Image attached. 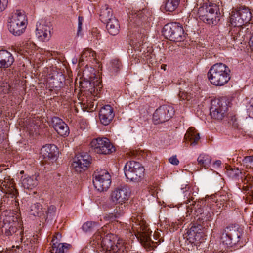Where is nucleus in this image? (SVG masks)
Masks as SVG:
<instances>
[{"instance_id": "f03ea898", "label": "nucleus", "mask_w": 253, "mask_h": 253, "mask_svg": "<svg viewBox=\"0 0 253 253\" xmlns=\"http://www.w3.org/2000/svg\"><path fill=\"white\" fill-rule=\"evenodd\" d=\"M103 253H127L129 246L122 239H117L114 234H109L104 236L101 242Z\"/></svg>"}, {"instance_id": "412c9836", "label": "nucleus", "mask_w": 253, "mask_h": 253, "mask_svg": "<svg viewBox=\"0 0 253 253\" xmlns=\"http://www.w3.org/2000/svg\"><path fill=\"white\" fill-rule=\"evenodd\" d=\"M14 61L12 54L6 50H0V68H7Z\"/></svg>"}, {"instance_id": "473e14b6", "label": "nucleus", "mask_w": 253, "mask_h": 253, "mask_svg": "<svg viewBox=\"0 0 253 253\" xmlns=\"http://www.w3.org/2000/svg\"><path fill=\"white\" fill-rule=\"evenodd\" d=\"M144 12L143 10L132 11L131 14L129 16V20L130 22L135 23L136 25H139L142 18L144 17Z\"/></svg>"}, {"instance_id": "5fc2aeb1", "label": "nucleus", "mask_w": 253, "mask_h": 253, "mask_svg": "<svg viewBox=\"0 0 253 253\" xmlns=\"http://www.w3.org/2000/svg\"><path fill=\"white\" fill-rule=\"evenodd\" d=\"M229 195L227 193L224 195H222L220 196V201L223 202V204L224 205V203H226L228 201H229Z\"/></svg>"}, {"instance_id": "bf43d9fd", "label": "nucleus", "mask_w": 253, "mask_h": 253, "mask_svg": "<svg viewBox=\"0 0 253 253\" xmlns=\"http://www.w3.org/2000/svg\"><path fill=\"white\" fill-rule=\"evenodd\" d=\"M5 111L4 106L3 104L0 103V117Z\"/></svg>"}, {"instance_id": "a18cd8bd", "label": "nucleus", "mask_w": 253, "mask_h": 253, "mask_svg": "<svg viewBox=\"0 0 253 253\" xmlns=\"http://www.w3.org/2000/svg\"><path fill=\"white\" fill-rule=\"evenodd\" d=\"M243 162L247 168L253 169V156L245 157L243 159Z\"/></svg>"}, {"instance_id": "864d4df0", "label": "nucleus", "mask_w": 253, "mask_h": 253, "mask_svg": "<svg viewBox=\"0 0 253 253\" xmlns=\"http://www.w3.org/2000/svg\"><path fill=\"white\" fill-rule=\"evenodd\" d=\"M8 3V0H0V12L5 9Z\"/></svg>"}, {"instance_id": "2f4dec72", "label": "nucleus", "mask_w": 253, "mask_h": 253, "mask_svg": "<svg viewBox=\"0 0 253 253\" xmlns=\"http://www.w3.org/2000/svg\"><path fill=\"white\" fill-rule=\"evenodd\" d=\"M47 84L50 90L51 91L54 90L58 91L63 85V83L60 81V79H58V76L56 77L52 76L48 80Z\"/></svg>"}, {"instance_id": "f8f14e48", "label": "nucleus", "mask_w": 253, "mask_h": 253, "mask_svg": "<svg viewBox=\"0 0 253 253\" xmlns=\"http://www.w3.org/2000/svg\"><path fill=\"white\" fill-rule=\"evenodd\" d=\"M227 110V102L225 98L215 99L211 101L210 114L212 118L222 120L225 116Z\"/></svg>"}, {"instance_id": "9d476101", "label": "nucleus", "mask_w": 253, "mask_h": 253, "mask_svg": "<svg viewBox=\"0 0 253 253\" xmlns=\"http://www.w3.org/2000/svg\"><path fill=\"white\" fill-rule=\"evenodd\" d=\"M241 233L238 225H229L226 227L221 236L223 245L231 247L239 242Z\"/></svg>"}, {"instance_id": "e2e57ef3", "label": "nucleus", "mask_w": 253, "mask_h": 253, "mask_svg": "<svg viewBox=\"0 0 253 253\" xmlns=\"http://www.w3.org/2000/svg\"><path fill=\"white\" fill-rule=\"evenodd\" d=\"M185 192H188L189 194V192L188 191H187V190H185Z\"/></svg>"}, {"instance_id": "de8ad7c7", "label": "nucleus", "mask_w": 253, "mask_h": 253, "mask_svg": "<svg viewBox=\"0 0 253 253\" xmlns=\"http://www.w3.org/2000/svg\"><path fill=\"white\" fill-rule=\"evenodd\" d=\"M84 105L83 108L87 112H92L96 109V107L94 106V103L91 101L87 100L86 104L84 103Z\"/></svg>"}, {"instance_id": "4d7b16f0", "label": "nucleus", "mask_w": 253, "mask_h": 253, "mask_svg": "<svg viewBox=\"0 0 253 253\" xmlns=\"http://www.w3.org/2000/svg\"><path fill=\"white\" fill-rule=\"evenodd\" d=\"M230 172H231V174H232V176H238V174L240 173V174H241V172H240L239 170L237 169H232L231 170H230Z\"/></svg>"}, {"instance_id": "c9c22d12", "label": "nucleus", "mask_w": 253, "mask_h": 253, "mask_svg": "<svg viewBox=\"0 0 253 253\" xmlns=\"http://www.w3.org/2000/svg\"><path fill=\"white\" fill-rule=\"evenodd\" d=\"M30 214L36 216L41 217L43 215V211L42 205L39 203H35L31 206Z\"/></svg>"}, {"instance_id": "9b49d317", "label": "nucleus", "mask_w": 253, "mask_h": 253, "mask_svg": "<svg viewBox=\"0 0 253 253\" xmlns=\"http://www.w3.org/2000/svg\"><path fill=\"white\" fill-rule=\"evenodd\" d=\"M130 194V190L127 185H121L111 191L109 199L114 205H123L128 201Z\"/></svg>"}, {"instance_id": "e433bc0d", "label": "nucleus", "mask_w": 253, "mask_h": 253, "mask_svg": "<svg viewBox=\"0 0 253 253\" xmlns=\"http://www.w3.org/2000/svg\"><path fill=\"white\" fill-rule=\"evenodd\" d=\"M180 0H167L165 4L166 11H174L179 4Z\"/></svg>"}, {"instance_id": "dca6fc26", "label": "nucleus", "mask_w": 253, "mask_h": 253, "mask_svg": "<svg viewBox=\"0 0 253 253\" xmlns=\"http://www.w3.org/2000/svg\"><path fill=\"white\" fill-rule=\"evenodd\" d=\"M52 25L50 22L44 21L37 24L36 36L42 41L49 40L51 37Z\"/></svg>"}, {"instance_id": "37998d69", "label": "nucleus", "mask_w": 253, "mask_h": 253, "mask_svg": "<svg viewBox=\"0 0 253 253\" xmlns=\"http://www.w3.org/2000/svg\"><path fill=\"white\" fill-rule=\"evenodd\" d=\"M97 226V223L92 221H87L82 226V229L85 232H91L94 230Z\"/></svg>"}, {"instance_id": "0eeeda50", "label": "nucleus", "mask_w": 253, "mask_h": 253, "mask_svg": "<svg viewBox=\"0 0 253 253\" xmlns=\"http://www.w3.org/2000/svg\"><path fill=\"white\" fill-rule=\"evenodd\" d=\"M163 34L167 39L177 42L183 41L186 35L181 25L176 22L166 24L163 29Z\"/></svg>"}, {"instance_id": "5701e85b", "label": "nucleus", "mask_w": 253, "mask_h": 253, "mask_svg": "<svg viewBox=\"0 0 253 253\" xmlns=\"http://www.w3.org/2000/svg\"><path fill=\"white\" fill-rule=\"evenodd\" d=\"M237 10L239 16H240L239 20H237L238 24H242L243 26L251 20L252 14L249 9L245 7H241Z\"/></svg>"}, {"instance_id": "20e7f679", "label": "nucleus", "mask_w": 253, "mask_h": 253, "mask_svg": "<svg viewBox=\"0 0 253 253\" xmlns=\"http://www.w3.org/2000/svg\"><path fill=\"white\" fill-rule=\"evenodd\" d=\"M132 229L135 233H137V237L141 244L148 250L153 249V242L150 238L151 232L146 225L145 222L139 221V219L135 217L131 218Z\"/></svg>"}, {"instance_id": "13d9d810", "label": "nucleus", "mask_w": 253, "mask_h": 253, "mask_svg": "<svg viewBox=\"0 0 253 253\" xmlns=\"http://www.w3.org/2000/svg\"><path fill=\"white\" fill-rule=\"evenodd\" d=\"M184 202L186 203V204H188V202L189 203H191L189 205H188V207H189V206H192L193 207H191V209H193H193L195 210V208L194 207V205H195V203H197L198 202H195V201H192V202H191V201L189 200V199L187 198V199L186 201H185Z\"/></svg>"}, {"instance_id": "f3484780", "label": "nucleus", "mask_w": 253, "mask_h": 253, "mask_svg": "<svg viewBox=\"0 0 253 253\" xmlns=\"http://www.w3.org/2000/svg\"><path fill=\"white\" fill-rule=\"evenodd\" d=\"M204 203V202L203 201H198L197 203H195L194 207L195 211L200 214L199 217L198 218V220H199L200 223H201L203 226H207L208 222L212 219V216L213 215V213L209 212L208 211L206 212L204 211L203 209L201 208Z\"/></svg>"}, {"instance_id": "f704fd0d", "label": "nucleus", "mask_w": 253, "mask_h": 253, "mask_svg": "<svg viewBox=\"0 0 253 253\" xmlns=\"http://www.w3.org/2000/svg\"><path fill=\"white\" fill-rule=\"evenodd\" d=\"M95 56V53L91 49H86L83 51L79 59V64H82L83 62L88 59H93Z\"/></svg>"}, {"instance_id": "7ed1b4c3", "label": "nucleus", "mask_w": 253, "mask_h": 253, "mask_svg": "<svg viewBox=\"0 0 253 253\" xmlns=\"http://www.w3.org/2000/svg\"><path fill=\"white\" fill-rule=\"evenodd\" d=\"M0 191L4 193L1 199V207L10 205L13 202H14L15 206L18 205V202L16 200L18 192L15 188L13 179L10 178L9 176H6L3 179H0Z\"/></svg>"}, {"instance_id": "a19ab883", "label": "nucleus", "mask_w": 253, "mask_h": 253, "mask_svg": "<svg viewBox=\"0 0 253 253\" xmlns=\"http://www.w3.org/2000/svg\"><path fill=\"white\" fill-rule=\"evenodd\" d=\"M178 95L181 100H186L187 101H190L192 99H194L196 96L195 93L192 91L189 92L188 91L186 92L180 91Z\"/></svg>"}, {"instance_id": "1a4fd4ad", "label": "nucleus", "mask_w": 253, "mask_h": 253, "mask_svg": "<svg viewBox=\"0 0 253 253\" xmlns=\"http://www.w3.org/2000/svg\"><path fill=\"white\" fill-rule=\"evenodd\" d=\"M93 183L98 191H106L111 184V176L105 169L97 170L93 174Z\"/></svg>"}, {"instance_id": "423d86ee", "label": "nucleus", "mask_w": 253, "mask_h": 253, "mask_svg": "<svg viewBox=\"0 0 253 253\" xmlns=\"http://www.w3.org/2000/svg\"><path fill=\"white\" fill-rule=\"evenodd\" d=\"M219 11L218 6L215 3H205L200 7L198 10V15L200 20L209 25H215L219 18L217 16Z\"/></svg>"}, {"instance_id": "a211bd4d", "label": "nucleus", "mask_w": 253, "mask_h": 253, "mask_svg": "<svg viewBox=\"0 0 253 253\" xmlns=\"http://www.w3.org/2000/svg\"><path fill=\"white\" fill-rule=\"evenodd\" d=\"M114 116L113 109L109 105H106L102 107L99 114L100 122L105 126L108 125L111 122Z\"/></svg>"}, {"instance_id": "72a5a7b5", "label": "nucleus", "mask_w": 253, "mask_h": 253, "mask_svg": "<svg viewBox=\"0 0 253 253\" xmlns=\"http://www.w3.org/2000/svg\"><path fill=\"white\" fill-rule=\"evenodd\" d=\"M198 164L201 168H207L211 163V158L208 155L202 154L197 158Z\"/></svg>"}, {"instance_id": "cd10ccee", "label": "nucleus", "mask_w": 253, "mask_h": 253, "mask_svg": "<svg viewBox=\"0 0 253 253\" xmlns=\"http://www.w3.org/2000/svg\"><path fill=\"white\" fill-rule=\"evenodd\" d=\"M106 23V28L108 32L112 35H116L119 32L120 25L118 20L115 18H112Z\"/></svg>"}, {"instance_id": "79ce46f5", "label": "nucleus", "mask_w": 253, "mask_h": 253, "mask_svg": "<svg viewBox=\"0 0 253 253\" xmlns=\"http://www.w3.org/2000/svg\"><path fill=\"white\" fill-rule=\"evenodd\" d=\"M101 35L97 28H93L91 32L88 35V40L91 42H94L100 38Z\"/></svg>"}, {"instance_id": "4be33fe9", "label": "nucleus", "mask_w": 253, "mask_h": 253, "mask_svg": "<svg viewBox=\"0 0 253 253\" xmlns=\"http://www.w3.org/2000/svg\"><path fill=\"white\" fill-rule=\"evenodd\" d=\"M200 230V229L198 226H192L183 235L184 238H186L189 243H194L195 242L199 241L201 237Z\"/></svg>"}, {"instance_id": "bb28decb", "label": "nucleus", "mask_w": 253, "mask_h": 253, "mask_svg": "<svg viewBox=\"0 0 253 253\" xmlns=\"http://www.w3.org/2000/svg\"><path fill=\"white\" fill-rule=\"evenodd\" d=\"M125 205H120L116 207L114 213H110L106 214L104 216V219L106 221H112L115 218H119L122 216L125 213Z\"/></svg>"}, {"instance_id": "ddd939ff", "label": "nucleus", "mask_w": 253, "mask_h": 253, "mask_svg": "<svg viewBox=\"0 0 253 253\" xmlns=\"http://www.w3.org/2000/svg\"><path fill=\"white\" fill-rule=\"evenodd\" d=\"M90 146L94 152L99 154H109L115 150L113 145L106 138L93 139L90 143Z\"/></svg>"}, {"instance_id": "6e6d98bb", "label": "nucleus", "mask_w": 253, "mask_h": 253, "mask_svg": "<svg viewBox=\"0 0 253 253\" xmlns=\"http://www.w3.org/2000/svg\"><path fill=\"white\" fill-rule=\"evenodd\" d=\"M6 138V135L5 134L3 129L0 128V143L2 142Z\"/></svg>"}, {"instance_id": "58836bf2", "label": "nucleus", "mask_w": 253, "mask_h": 253, "mask_svg": "<svg viewBox=\"0 0 253 253\" xmlns=\"http://www.w3.org/2000/svg\"><path fill=\"white\" fill-rule=\"evenodd\" d=\"M240 16L238 15V12L236 9H233L230 17V25L231 26H242V24H238V20H239Z\"/></svg>"}, {"instance_id": "4c0bfd02", "label": "nucleus", "mask_w": 253, "mask_h": 253, "mask_svg": "<svg viewBox=\"0 0 253 253\" xmlns=\"http://www.w3.org/2000/svg\"><path fill=\"white\" fill-rule=\"evenodd\" d=\"M70 245L67 243H60L56 245L55 243L53 244L52 250L55 253H64L67 252Z\"/></svg>"}, {"instance_id": "b1692460", "label": "nucleus", "mask_w": 253, "mask_h": 253, "mask_svg": "<svg viewBox=\"0 0 253 253\" xmlns=\"http://www.w3.org/2000/svg\"><path fill=\"white\" fill-rule=\"evenodd\" d=\"M242 183H240L238 185L239 189H242V190L245 192H248V193H250V195H253V190L250 189L253 187V177L249 175L244 176V177L241 176Z\"/></svg>"}, {"instance_id": "c756f323", "label": "nucleus", "mask_w": 253, "mask_h": 253, "mask_svg": "<svg viewBox=\"0 0 253 253\" xmlns=\"http://www.w3.org/2000/svg\"><path fill=\"white\" fill-rule=\"evenodd\" d=\"M229 31L228 36L230 38L231 40L236 41L238 39L241 40L243 38V32L242 31V26H231Z\"/></svg>"}, {"instance_id": "a878e982", "label": "nucleus", "mask_w": 253, "mask_h": 253, "mask_svg": "<svg viewBox=\"0 0 253 253\" xmlns=\"http://www.w3.org/2000/svg\"><path fill=\"white\" fill-rule=\"evenodd\" d=\"M17 223L13 222H8L7 220H3V225L2 226V232L6 236L12 235L17 231Z\"/></svg>"}, {"instance_id": "ea45409f", "label": "nucleus", "mask_w": 253, "mask_h": 253, "mask_svg": "<svg viewBox=\"0 0 253 253\" xmlns=\"http://www.w3.org/2000/svg\"><path fill=\"white\" fill-rule=\"evenodd\" d=\"M122 63L119 59H114L112 60L110 63L109 68L113 73H117L122 68Z\"/></svg>"}, {"instance_id": "f257e3e1", "label": "nucleus", "mask_w": 253, "mask_h": 253, "mask_svg": "<svg viewBox=\"0 0 253 253\" xmlns=\"http://www.w3.org/2000/svg\"><path fill=\"white\" fill-rule=\"evenodd\" d=\"M209 80L215 86H223L231 79V70L226 64L217 63L213 65L208 73Z\"/></svg>"}, {"instance_id": "6ab92c4d", "label": "nucleus", "mask_w": 253, "mask_h": 253, "mask_svg": "<svg viewBox=\"0 0 253 253\" xmlns=\"http://www.w3.org/2000/svg\"><path fill=\"white\" fill-rule=\"evenodd\" d=\"M52 122L54 129L60 135L65 136L69 134V127L62 120L55 117L52 118Z\"/></svg>"}, {"instance_id": "6e6552de", "label": "nucleus", "mask_w": 253, "mask_h": 253, "mask_svg": "<svg viewBox=\"0 0 253 253\" xmlns=\"http://www.w3.org/2000/svg\"><path fill=\"white\" fill-rule=\"evenodd\" d=\"M144 169L142 165L135 161L127 162L124 167L126 178L131 181H138L142 177Z\"/></svg>"}, {"instance_id": "3c124183", "label": "nucleus", "mask_w": 253, "mask_h": 253, "mask_svg": "<svg viewBox=\"0 0 253 253\" xmlns=\"http://www.w3.org/2000/svg\"><path fill=\"white\" fill-rule=\"evenodd\" d=\"M169 161L170 163L173 165H177L179 163V161L177 159L176 155L172 156L170 157L169 159Z\"/></svg>"}, {"instance_id": "c03bdc74", "label": "nucleus", "mask_w": 253, "mask_h": 253, "mask_svg": "<svg viewBox=\"0 0 253 253\" xmlns=\"http://www.w3.org/2000/svg\"><path fill=\"white\" fill-rule=\"evenodd\" d=\"M10 86L7 82L0 81V93H8L10 91Z\"/></svg>"}, {"instance_id": "09e8293b", "label": "nucleus", "mask_w": 253, "mask_h": 253, "mask_svg": "<svg viewBox=\"0 0 253 253\" xmlns=\"http://www.w3.org/2000/svg\"><path fill=\"white\" fill-rule=\"evenodd\" d=\"M56 211V208L54 206H49L46 212L47 218H52L55 215Z\"/></svg>"}, {"instance_id": "052dcab7", "label": "nucleus", "mask_w": 253, "mask_h": 253, "mask_svg": "<svg viewBox=\"0 0 253 253\" xmlns=\"http://www.w3.org/2000/svg\"><path fill=\"white\" fill-rule=\"evenodd\" d=\"M249 43L250 46L252 47V49L253 50V33L252 34L250 38Z\"/></svg>"}, {"instance_id": "8fccbe9b", "label": "nucleus", "mask_w": 253, "mask_h": 253, "mask_svg": "<svg viewBox=\"0 0 253 253\" xmlns=\"http://www.w3.org/2000/svg\"><path fill=\"white\" fill-rule=\"evenodd\" d=\"M83 18L81 16L78 17V30L77 35L78 36H82L81 33L82 30V24H83Z\"/></svg>"}, {"instance_id": "aec40b11", "label": "nucleus", "mask_w": 253, "mask_h": 253, "mask_svg": "<svg viewBox=\"0 0 253 253\" xmlns=\"http://www.w3.org/2000/svg\"><path fill=\"white\" fill-rule=\"evenodd\" d=\"M41 154L45 159L54 160L58 154L57 147L54 144H46L41 149Z\"/></svg>"}, {"instance_id": "393cba45", "label": "nucleus", "mask_w": 253, "mask_h": 253, "mask_svg": "<svg viewBox=\"0 0 253 253\" xmlns=\"http://www.w3.org/2000/svg\"><path fill=\"white\" fill-rule=\"evenodd\" d=\"M200 139L199 133L194 127H190L187 131L184 139L191 143V145H196Z\"/></svg>"}, {"instance_id": "49530a36", "label": "nucleus", "mask_w": 253, "mask_h": 253, "mask_svg": "<svg viewBox=\"0 0 253 253\" xmlns=\"http://www.w3.org/2000/svg\"><path fill=\"white\" fill-rule=\"evenodd\" d=\"M102 236L100 234V233H96L92 238V246H94L95 247L98 245H101V242L102 240Z\"/></svg>"}, {"instance_id": "603ef678", "label": "nucleus", "mask_w": 253, "mask_h": 253, "mask_svg": "<svg viewBox=\"0 0 253 253\" xmlns=\"http://www.w3.org/2000/svg\"><path fill=\"white\" fill-rule=\"evenodd\" d=\"M247 110L249 114L253 115V99H250L249 105L247 106Z\"/></svg>"}, {"instance_id": "680f3d73", "label": "nucleus", "mask_w": 253, "mask_h": 253, "mask_svg": "<svg viewBox=\"0 0 253 253\" xmlns=\"http://www.w3.org/2000/svg\"><path fill=\"white\" fill-rule=\"evenodd\" d=\"M221 164V162L220 160H216L214 162L213 165L217 167H219Z\"/></svg>"}, {"instance_id": "2eb2a0df", "label": "nucleus", "mask_w": 253, "mask_h": 253, "mask_svg": "<svg viewBox=\"0 0 253 253\" xmlns=\"http://www.w3.org/2000/svg\"><path fill=\"white\" fill-rule=\"evenodd\" d=\"M91 160V157L88 153L83 152L76 155L72 163V167L77 172H81L89 167Z\"/></svg>"}, {"instance_id": "39448f33", "label": "nucleus", "mask_w": 253, "mask_h": 253, "mask_svg": "<svg viewBox=\"0 0 253 253\" xmlns=\"http://www.w3.org/2000/svg\"><path fill=\"white\" fill-rule=\"evenodd\" d=\"M27 25V20L24 12L17 10L12 13L8 21V28L13 35L20 36L24 32Z\"/></svg>"}, {"instance_id": "4468645a", "label": "nucleus", "mask_w": 253, "mask_h": 253, "mask_svg": "<svg viewBox=\"0 0 253 253\" xmlns=\"http://www.w3.org/2000/svg\"><path fill=\"white\" fill-rule=\"evenodd\" d=\"M174 108L170 105H163L157 109L153 114L155 124L163 123L169 120L174 114Z\"/></svg>"}, {"instance_id": "7c9ffc66", "label": "nucleus", "mask_w": 253, "mask_h": 253, "mask_svg": "<svg viewBox=\"0 0 253 253\" xmlns=\"http://www.w3.org/2000/svg\"><path fill=\"white\" fill-rule=\"evenodd\" d=\"M100 19L103 22H106L114 17L112 15V9L107 5L102 6L99 14Z\"/></svg>"}, {"instance_id": "c85d7f7f", "label": "nucleus", "mask_w": 253, "mask_h": 253, "mask_svg": "<svg viewBox=\"0 0 253 253\" xmlns=\"http://www.w3.org/2000/svg\"><path fill=\"white\" fill-rule=\"evenodd\" d=\"M38 175L36 174L33 175L31 176H27L22 180V185L25 189H31L35 187L38 183L37 180Z\"/></svg>"}]
</instances>
